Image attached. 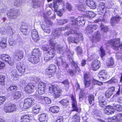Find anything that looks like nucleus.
I'll use <instances>...</instances> for the list:
<instances>
[{"instance_id": "1", "label": "nucleus", "mask_w": 122, "mask_h": 122, "mask_svg": "<svg viewBox=\"0 0 122 122\" xmlns=\"http://www.w3.org/2000/svg\"><path fill=\"white\" fill-rule=\"evenodd\" d=\"M71 28L70 27V26L69 25H67L66 27L59 28L58 29L59 30H57V29L56 30L55 33L53 35H52L51 36V37H52V39H50V41L49 46L51 47H52V46H53V48L54 50V48H56L57 50V52L62 54H63L66 51H67V48L66 47H65L62 46L61 47L59 44L57 43H54L52 40L58 38L59 37L61 32L60 31H58L59 30H64L67 29H68L69 28L71 29Z\"/></svg>"}, {"instance_id": "2", "label": "nucleus", "mask_w": 122, "mask_h": 122, "mask_svg": "<svg viewBox=\"0 0 122 122\" xmlns=\"http://www.w3.org/2000/svg\"><path fill=\"white\" fill-rule=\"evenodd\" d=\"M43 50L47 52L44 55V60L45 62H47L51 60L54 56L55 54V51L53 48L50 47L49 48H44Z\"/></svg>"}, {"instance_id": "3", "label": "nucleus", "mask_w": 122, "mask_h": 122, "mask_svg": "<svg viewBox=\"0 0 122 122\" xmlns=\"http://www.w3.org/2000/svg\"><path fill=\"white\" fill-rule=\"evenodd\" d=\"M108 43L111 45L113 48L115 50H118L122 49V42L120 44L119 39H115L109 41Z\"/></svg>"}, {"instance_id": "4", "label": "nucleus", "mask_w": 122, "mask_h": 122, "mask_svg": "<svg viewBox=\"0 0 122 122\" xmlns=\"http://www.w3.org/2000/svg\"><path fill=\"white\" fill-rule=\"evenodd\" d=\"M16 67L19 72L21 74L27 73L30 70L27 66L22 64L20 62L17 64Z\"/></svg>"}, {"instance_id": "5", "label": "nucleus", "mask_w": 122, "mask_h": 122, "mask_svg": "<svg viewBox=\"0 0 122 122\" xmlns=\"http://www.w3.org/2000/svg\"><path fill=\"white\" fill-rule=\"evenodd\" d=\"M16 109V106L15 104L10 103L5 105L4 110L6 112L10 113L15 110Z\"/></svg>"}, {"instance_id": "6", "label": "nucleus", "mask_w": 122, "mask_h": 122, "mask_svg": "<svg viewBox=\"0 0 122 122\" xmlns=\"http://www.w3.org/2000/svg\"><path fill=\"white\" fill-rule=\"evenodd\" d=\"M0 59L7 62L11 66L13 65L14 63V60L11 59L10 56L7 54H0Z\"/></svg>"}, {"instance_id": "7", "label": "nucleus", "mask_w": 122, "mask_h": 122, "mask_svg": "<svg viewBox=\"0 0 122 122\" xmlns=\"http://www.w3.org/2000/svg\"><path fill=\"white\" fill-rule=\"evenodd\" d=\"M51 24L52 22L51 21L47 20L44 23H43L41 24V27L45 32L49 33L50 32L51 30L49 25H51Z\"/></svg>"}, {"instance_id": "8", "label": "nucleus", "mask_w": 122, "mask_h": 122, "mask_svg": "<svg viewBox=\"0 0 122 122\" xmlns=\"http://www.w3.org/2000/svg\"><path fill=\"white\" fill-rule=\"evenodd\" d=\"M7 16L10 19H15L19 15V13L18 10L16 9H10L8 13L6 14Z\"/></svg>"}, {"instance_id": "9", "label": "nucleus", "mask_w": 122, "mask_h": 122, "mask_svg": "<svg viewBox=\"0 0 122 122\" xmlns=\"http://www.w3.org/2000/svg\"><path fill=\"white\" fill-rule=\"evenodd\" d=\"M71 61L70 62L71 63L72 65V67H74V71H73L71 69H69L68 72H69L71 75H72L74 72H76L77 74H78L79 73H80V70L79 68H78L77 64L72 59L71 60Z\"/></svg>"}, {"instance_id": "10", "label": "nucleus", "mask_w": 122, "mask_h": 122, "mask_svg": "<svg viewBox=\"0 0 122 122\" xmlns=\"http://www.w3.org/2000/svg\"><path fill=\"white\" fill-rule=\"evenodd\" d=\"M45 83L42 82H40L38 84V93L42 95L45 93L46 87Z\"/></svg>"}, {"instance_id": "11", "label": "nucleus", "mask_w": 122, "mask_h": 122, "mask_svg": "<svg viewBox=\"0 0 122 122\" xmlns=\"http://www.w3.org/2000/svg\"><path fill=\"white\" fill-rule=\"evenodd\" d=\"M83 18L82 17H79L77 18L76 20L72 21L71 25L74 28L78 29V26L79 25H81L80 22L82 20H83Z\"/></svg>"}, {"instance_id": "12", "label": "nucleus", "mask_w": 122, "mask_h": 122, "mask_svg": "<svg viewBox=\"0 0 122 122\" xmlns=\"http://www.w3.org/2000/svg\"><path fill=\"white\" fill-rule=\"evenodd\" d=\"M34 101L33 98H28L25 99L23 104L24 107L26 108H28L32 104Z\"/></svg>"}, {"instance_id": "13", "label": "nucleus", "mask_w": 122, "mask_h": 122, "mask_svg": "<svg viewBox=\"0 0 122 122\" xmlns=\"http://www.w3.org/2000/svg\"><path fill=\"white\" fill-rule=\"evenodd\" d=\"M72 101V106L73 108L72 111H75L77 112H79L80 111V110H79V108L77 107V104L75 98L73 95H72L71 97Z\"/></svg>"}, {"instance_id": "14", "label": "nucleus", "mask_w": 122, "mask_h": 122, "mask_svg": "<svg viewBox=\"0 0 122 122\" xmlns=\"http://www.w3.org/2000/svg\"><path fill=\"white\" fill-rule=\"evenodd\" d=\"M100 63L99 61L96 60L94 61L92 64V69L94 71L98 70L100 68Z\"/></svg>"}, {"instance_id": "15", "label": "nucleus", "mask_w": 122, "mask_h": 122, "mask_svg": "<svg viewBox=\"0 0 122 122\" xmlns=\"http://www.w3.org/2000/svg\"><path fill=\"white\" fill-rule=\"evenodd\" d=\"M71 34H74L76 35L77 36H78V38H81V39H82V34H78L76 30H74L73 28L71 29L70 31L65 33V35L66 36H68Z\"/></svg>"}, {"instance_id": "16", "label": "nucleus", "mask_w": 122, "mask_h": 122, "mask_svg": "<svg viewBox=\"0 0 122 122\" xmlns=\"http://www.w3.org/2000/svg\"><path fill=\"white\" fill-rule=\"evenodd\" d=\"M105 6L104 3H100L97 6V11L99 14L102 15L103 14Z\"/></svg>"}, {"instance_id": "17", "label": "nucleus", "mask_w": 122, "mask_h": 122, "mask_svg": "<svg viewBox=\"0 0 122 122\" xmlns=\"http://www.w3.org/2000/svg\"><path fill=\"white\" fill-rule=\"evenodd\" d=\"M36 88V87L32 83L28 84L25 87V91L28 92L29 93L33 92V90Z\"/></svg>"}, {"instance_id": "18", "label": "nucleus", "mask_w": 122, "mask_h": 122, "mask_svg": "<svg viewBox=\"0 0 122 122\" xmlns=\"http://www.w3.org/2000/svg\"><path fill=\"white\" fill-rule=\"evenodd\" d=\"M121 18L119 16H112L110 20V23L112 26H114L119 21Z\"/></svg>"}, {"instance_id": "19", "label": "nucleus", "mask_w": 122, "mask_h": 122, "mask_svg": "<svg viewBox=\"0 0 122 122\" xmlns=\"http://www.w3.org/2000/svg\"><path fill=\"white\" fill-rule=\"evenodd\" d=\"M104 112L105 114L109 115L114 112V110L112 106H108L104 109Z\"/></svg>"}, {"instance_id": "20", "label": "nucleus", "mask_w": 122, "mask_h": 122, "mask_svg": "<svg viewBox=\"0 0 122 122\" xmlns=\"http://www.w3.org/2000/svg\"><path fill=\"white\" fill-rule=\"evenodd\" d=\"M31 34L32 39L34 40V41L36 42L39 39V37L37 31L34 30L31 31Z\"/></svg>"}, {"instance_id": "21", "label": "nucleus", "mask_w": 122, "mask_h": 122, "mask_svg": "<svg viewBox=\"0 0 122 122\" xmlns=\"http://www.w3.org/2000/svg\"><path fill=\"white\" fill-rule=\"evenodd\" d=\"M106 71L102 70L100 72L98 73V76L99 78L101 80L103 81L104 79H105L107 78L106 75L107 73Z\"/></svg>"}, {"instance_id": "22", "label": "nucleus", "mask_w": 122, "mask_h": 122, "mask_svg": "<svg viewBox=\"0 0 122 122\" xmlns=\"http://www.w3.org/2000/svg\"><path fill=\"white\" fill-rule=\"evenodd\" d=\"M39 57L31 55L30 58H29L28 60L30 62L33 64L37 63L40 61Z\"/></svg>"}, {"instance_id": "23", "label": "nucleus", "mask_w": 122, "mask_h": 122, "mask_svg": "<svg viewBox=\"0 0 122 122\" xmlns=\"http://www.w3.org/2000/svg\"><path fill=\"white\" fill-rule=\"evenodd\" d=\"M98 26L95 24H92L88 25L87 29V32L91 33L94 30L96 29Z\"/></svg>"}, {"instance_id": "24", "label": "nucleus", "mask_w": 122, "mask_h": 122, "mask_svg": "<svg viewBox=\"0 0 122 122\" xmlns=\"http://www.w3.org/2000/svg\"><path fill=\"white\" fill-rule=\"evenodd\" d=\"M23 52L21 51L16 50L14 53V55L16 57L20 59L23 57Z\"/></svg>"}, {"instance_id": "25", "label": "nucleus", "mask_w": 122, "mask_h": 122, "mask_svg": "<svg viewBox=\"0 0 122 122\" xmlns=\"http://www.w3.org/2000/svg\"><path fill=\"white\" fill-rule=\"evenodd\" d=\"M56 67L54 65L51 64L46 70V71L47 72L51 74H52V73L54 74L56 71Z\"/></svg>"}, {"instance_id": "26", "label": "nucleus", "mask_w": 122, "mask_h": 122, "mask_svg": "<svg viewBox=\"0 0 122 122\" xmlns=\"http://www.w3.org/2000/svg\"><path fill=\"white\" fill-rule=\"evenodd\" d=\"M95 16V14L90 11H86L84 15V16L85 18L90 19L93 18Z\"/></svg>"}, {"instance_id": "27", "label": "nucleus", "mask_w": 122, "mask_h": 122, "mask_svg": "<svg viewBox=\"0 0 122 122\" xmlns=\"http://www.w3.org/2000/svg\"><path fill=\"white\" fill-rule=\"evenodd\" d=\"M86 3L87 5L91 8L95 9L96 5L95 3L92 0H87L86 1Z\"/></svg>"}, {"instance_id": "28", "label": "nucleus", "mask_w": 122, "mask_h": 122, "mask_svg": "<svg viewBox=\"0 0 122 122\" xmlns=\"http://www.w3.org/2000/svg\"><path fill=\"white\" fill-rule=\"evenodd\" d=\"M41 107L38 104L34 105L32 108V112L33 113L38 114L41 110Z\"/></svg>"}, {"instance_id": "29", "label": "nucleus", "mask_w": 122, "mask_h": 122, "mask_svg": "<svg viewBox=\"0 0 122 122\" xmlns=\"http://www.w3.org/2000/svg\"><path fill=\"white\" fill-rule=\"evenodd\" d=\"M14 99H17L21 98L23 96V94L22 92L17 91L14 93Z\"/></svg>"}, {"instance_id": "30", "label": "nucleus", "mask_w": 122, "mask_h": 122, "mask_svg": "<svg viewBox=\"0 0 122 122\" xmlns=\"http://www.w3.org/2000/svg\"><path fill=\"white\" fill-rule=\"evenodd\" d=\"M99 104L100 106L102 107H105L107 102L102 97H100L98 98Z\"/></svg>"}, {"instance_id": "31", "label": "nucleus", "mask_w": 122, "mask_h": 122, "mask_svg": "<svg viewBox=\"0 0 122 122\" xmlns=\"http://www.w3.org/2000/svg\"><path fill=\"white\" fill-rule=\"evenodd\" d=\"M39 121L41 122H47V119L46 114H42L38 116Z\"/></svg>"}, {"instance_id": "32", "label": "nucleus", "mask_w": 122, "mask_h": 122, "mask_svg": "<svg viewBox=\"0 0 122 122\" xmlns=\"http://www.w3.org/2000/svg\"><path fill=\"white\" fill-rule=\"evenodd\" d=\"M62 57L61 56L60 57H59L58 59V61H57V63L58 64H60V62L61 64V65L63 66L65 68H66L68 67L69 66L68 65L66 62H64L63 61V59Z\"/></svg>"}, {"instance_id": "33", "label": "nucleus", "mask_w": 122, "mask_h": 122, "mask_svg": "<svg viewBox=\"0 0 122 122\" xmlns=\"http://www.w3.org/2000/svg\"><path fill=\"white\" fill-rule=\"evenodd\" d=\"M62 1V0H55L53 3V7L55 12H57V8H58V5L61 4Z\"/></svg>"}, {"instance_id": "34", "label": "nucleus", "mask_w": 122, "mask_h": 122, "mask_svg": "<svg viewBox=\"0 0 122 122\" xmlns=\"http://www.w3.org/2000/svg\"><path fill=\"white\" fill-rule=\"evenodd\" d=\"M38 96V99H41L42 100H44L46 104H49L51 103V102L50 99L49 98L47 97H43L40 96L36 95Z\"/></svg>"}, {"instance_id": "35", "label": "nucleus", "mask_w": 122, "mask_h": 122, "mask_svg": "<svg viewBox=\"0 0 122 122\" xmlns=\"http://www.w3.org/2000/svg\"><path fill=\"white\" fill-rule=\"evenodd\" d=\"M72 122H80V117L78 114H75L72 117Z\"/></svg>"}, {"instance_id": "36", "label": "nucleus", "mask_w": 122, "mask_h": 122, "mask_svg": "<svg viewBox=\"0 0 122 122\" xmlns=\"http://www.w3.org/2000/svg\"><path fill=\"white\" fill-rule=\"evenodd\" d=\"M32 55L38 57L41 56V53L38 49H35L33 50L32 52Z\"/></svg>"}, {"instance_id": "37", "label": "nucleus", "mask_w": 122, "mask_h": 122, "mask_svg": "<svg viewBox=\"0 0 122 122\" xmlns=\"http://www.w3.org/2000/svg\"><path fill=\"white\" fill-rule=\"evenodd\" d=\"M49 110L50 111L53 113H57L59 112V108L58 107L54 106L50 107Z\"/></svg>"}, {"instance_id": "38", "label": "nucleus", "mask_w": 122, "mask_h": 122, "mask_svg": "<svg viewBox=\"0 0 122 122\" xmlns=\"http://www.w3.org/2000/svg\"><path fill=\"white\" fill-rule=\"evenodd\" d=\"M21 122H29L30 121V118L27 115H24L21 117Z\"/></svg>"}, {"instance_id": "39", "label": "nucleus", "mask_w": 122, "mask_h": 122, "mask_svg": "<svg viewBox=\"0 0 122 122\" xmlns=\"http://www.w3.org/2000/svg\"><path fill=\"white\" fill-rule=\"evenodd\" d=\"M39 0H33L32 3L34 8H36L39 7L41 4Z\"/></svg>"}, {"instance_id": "40", "label": "nucleus", "mask_w": 122, "mask_h": 122, "mask_svg": "<svg viewBox=\"0 0 122 122\" xmlns=\"http://www.w3.org/2000/svg\"><path fill=\"white\" fill-rule=\"evenodd\" d=\"M100 33L98 31L95 33L93 35V37L95 41H99L100 40Z\"/></svg>"}, {"instance_id": "41", "label": "nucleus", "mask_w": 122, "mask_h": 122, "mask_svg": "<svg viewBox=\"0 0 122 122\" xmlns=\"http://www.w3.org/2000/svg\"><path fill=\"white\" fill-rule=\"evenodd\" d=\"M27 30V26L25 27L24 26H22L20 29V30L23 35L26 36L29 34Z\"/></svg>"}, {"instance_id": "42", "label": "nucleus", "mask_w": 122, "mask_h": 122, "mask_svg": "<svg viewBox=\"0 0 122 122\" xmlns=\"http://www.w3.org/2000/svg\"><path fill=\"white\" fill-rule=\"evenodd\" d=\"M94 97L92 95H89L88 97V100L89 103L90 104H92V105L94 104Z\"/></svg>"}, {"instance_id": "43", "label": "nucleus", "mask_w": 122, "mask_h": 122, "mask_svg": "<svg viewBox=\"0 0 122 122\" xmlns=\"http://www.w3.org/2000/svg\"><path fill=\"white\" fill-rule=\"evenodd\" d=\"M59 103L62 104L65 107L69 104V101L67 99H63L59 102Z\"/></svg>"}, {"instance_id": "44", "label": "nucleus", "mask_w": 122, "mask_h": 122, "mask_svg": "<svg viewBox=\"0 0 122 122\" xmlns=\"http://www.w3.org/2000/svg\"><path fill=\"white\" fill-rule=\"evenodd\" d=\"M78 38L75 37H69L68 39V41L69 42L74 43H77Z\"/></svg>"}, {"instance_id": "45", "label": "nucleus", "mask_w": 122, "mask_h": 122, "mask_svg": "<svg viewBox=\"0 0 122 122\" xmlns=\"http://www.w3.org/2000/svg\"><path fill=\"white\" fill-rule=\"evenodd\" d=\"M101 52V56L102 59L103 60H104L105 59V56L106 55L105 51L101 46L100 49Z\"/></svg>"}, {"instance_id": "46", "label": "nucleus", "mask_w": 122, "mask_h": 122, "mask_svg": "<svg viewBox=\"0 0 122 122\" xmlns=\"http://www.w3.org/2000/svg\"><path fill=\"white\" fill-rule=\"evenodd\" d=\"M7 29L6 32L10 35L13 34L15 32V30L12 29L10 26L8 27Z\"/></svg>"}, {"instance_id": "47", "label": "nucleus", "mask_w": 122, "mask_h": 122, "mask_svg": "<svg viewBox=\"0 0 122 122\" xmlns=\"http://www.w3.org/2000/svg\"><path fill=\"white\" fill-rule=\"evenodd\" d=\"M118 114L117 115V117L115 116H114L112 117L109 118L108 119V122H117V119H120V117H119L118 118H117Z\"/></svg>"}, {"instance_id": "48", "label": "nucleus", "mask_w": 122, "mask_h": 122, "mask_svg": "<svg viewBox=\"0 0 122 122\" xmlns=\"http://www.w3.org/2000/svg\"><path fill=\"white\" fill-rule=\"evenodd\" d=\"M118 81L117 79L115 77L112 78L111 80L108 81L107 82L109 84H116Z\"/></svg>"}, {"instance_id": "49", "label": "nucleus", "mask_w": 122, "mask_h": 122, "mask_svg": "<svg viewBox=\"0 0 122 122\" xmlns=\"http://www.w3.org/2000/svg\"><path fill=\"white\" fill-rule=\"evenodd\" d=\"M60 92L61 91L58 89L55 91V92L54 93L53 95L55 98L56 99L59 97L61 94Z\"/></svg>"}, {"instance_id": "50", "label": "nucleus", "mask_w": 122, "mask_h": 122, "mask_svg": "<svg viewBox=\"0 0 122 122\" xmlns=\"http://www.w3.org/2000/svg\"><path fill=\"white\" fill-rule=\"evenodd\" d=\"M101 30L103 32H106L108 31V27L107 26H106L103 24H101L100 25Z\"/></svg>"}, {"instance_id": "51", "label": "nucleus", "mask_w": 122, "mask_h": 122, "mask_svg": "<svg viewBox=\"0 0 122 122\" xmlns=\"http://www.w3.org/2000/svg\"><path fill=\"white\" fill-rule=\"evenodd\" d=\"M11 70V72L10 73V75H11V77H16L17 74L16 70L13 68Z\"/></svg>"}, {"instance_id": "52", "label": "nucleus", "mask_w": 122, "mask_h": 122, "mask_svg": "<svg viewBox=\"0 0 122 122\" xmlns=\"http://www.w3.org/2000/svg\"><path fill=\"white\" fill-rule=\"evenodd\" d=\"M5 76L2 74H0V84L3 85H4V80Z\"/></svg>"}, {"instance_id": "53", "label": "nucleus", "mask_w": 122, "mask_h": 122, "mask_svg": "<svg viewBox=\"0 0 122 122\" xmlns=\"http://www.w3.org/2000/svg\"><path fill=\"white\" fill-rule=\"evenodd\" d=\"M114 64L113 59L111 58L109 59L108 62L107 63V65L108 66H111L113 65Z\"/></svg>"}, {"instance_id": "54", "label": "nucleus", "mask_w": 122, "mask_h": 122, "mask_svg": "<svg viewBox=\"0 0 122 122\" xmlns=\"http://www.w3.org/2000/svg\"><path fill=\"white\" fill-rule=\"evenodd\" d=\"M17 88V87L16 86L10 85L8 88L7 90L9 92H11L13 91L16 90Z\"/></svg>"}, {"instance_id": "55", "label": "nucleus", "mask_w": 122, "mask_h": 122, "mask_svg": "<svg viewBox=\"0 0 122 122\" xmlns=\"http://www.w3.org/2000/svg\"><path fill=\"white\" fill-rule=\"evenodd\" d=\"M22 3L21 0H15L14 2V5L17 7H19L21 5Z\"/></svg>"}, {"instance_id": "56", "label": "nucleus", "mask_w": 122, "mask_h": 122, "mask_svg": "<svg viewBox=\"0 0 122 122\" xmlns=\"http://www.w3.org/2000/svg\"><path fill=\"white\" fill-rule=\"evenodd\" d=\"M76 51V53L78 55H80L82 52V51L81 48L79 46H78L77 47Z\"/></svg>"}, {"instance_id": "57", "label": "nucleus", "mask_w": 122, "mask_h": 122, "mask_svg": "<svg viewBox=\"0 0 122 122\" xmlns=\"http://www.w3.org/2000/svg\"><path fill=\"white\" fill-rule=\"evenodd\" d=\"M93 83L94 84L100 86H101L103 85V83L102 82L95 80H93Z\"/></svg>"}, {"instance_id": "58", "label": "nucleus", "mask_w": 122, "mask_h": 122, "mask_svg": "<svg viewBox=\"0 0 122 122\" xmlns=\"http://www.w3.org/2000/svg\"><path fill=\"white\" fill-rule=\"evenodd\" d=\"M114 106L115 107L116 110L117 111H122V106L117 105L116 106L114 105Z\"/></svg>"}, {"instance_id": "59", "label": "nucleus", "mask_w": 122, "mask_h": 122, "mask_svg": "<svg viewBox=\"0 0 122 122\" xmlns=\"http://www.w3.org/2000/svg\"><path fill=\"white\" fill-rule=\"evenodd\" d=\"M6 30L4 27L1 26L0 28V33L3 35H4L6 33Z\"/></svg>"}, {"instance_id": "60", "label": "nucleus", "mask_w": 122, "mask_h": 122, "mask_svg": "<svg viewBox=\"0 0 122 122\" xmlns=\"http://www.w3.org/2000/svg\"><path fill=\"white\" fill-rule=\"evenodd\" d=\"M116 58L117 61L119 62H122V55L120 54H118L117 55Z\"/></svg>"}, {"instance_id": "61", "label": "nucleus", "mask_w": 122, "mask_h": 122, "mask_svg": "<svg viewBox=\"0 0 122 122\" xmlns=\"http://www.w3.org/2000/svg\"><path fill=\"white\" fill-rule=\"evenodd\" d=\"M88 57H90V59H97L98 58L97 55V54L94 53L90 55H89Z\"/></svg>"}, {"instance_id": "62", "label": "nucleus", "mask_w": 122, "mask_h": 122, "mask_svg": "<svg viewBox=\"0 0 122 122\" xmlns=\"http://www.w3.org/2000/svg\"><path fill=\"white\" fill-rule=\"evenodd\" d=\"M113 93L107 90L106 92L105 96L107 98H110L112 95Z\"/></svg>"}, {"instance_id": "63", "label": "nucleus", "mask_w": 122, "mask_h": 122, "mask_svg": "<svg viewBox=\"0 0 122 122\" xmlns=\"http://www.w3.org/2000/svg\"><path fill=\"white\" fill-rule=\"evenodd\" d=\"M66 8L69 11H71L72 10V7L71 5L69 3L67 2L66 5Z\"/></svg>"}, {"instance_id": "64", "label": "nucleus", "mask_w": 122, "mask_h": 122, "mask_svg": "<svg viewBox=\"0 0 122 122\" xmlns=\"http://www.w3.org/2000/svg\"><path fill=\"white\" fill-rule=\"evenodd\" d=\"M57 89L54 86L49 87V91L51 93H54Z\"/></svg>"}]
</instances>
